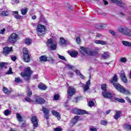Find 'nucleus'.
Masks as SVG:
<instances>
[{
	"label": "nucleus",
	"mask_w": 131,
	"mask_h": 131,
	"mask_svg": "<svg viewBox=\"0 0 131 131\" xmlns=\"http://www.w3.org/2000/svg\"><path fill=\"white\" fill-rule=\"evenodd\" d=\"M114 87L117 91L120 92V93H122V94H125L127 96H130L131 92L128 90V89H126L124 88L122 85H121L119 83H114Z\"/></svg>",
	"instance_id": "1"
},
{
	"label": "nucleus",
	"mask_w": 131,
	"mask_h": 131,
	"mask_svg": "<svg viewBox=\"0 0 131 131\" xmlns=\"http://www.w3.org/2000/svg\"><path fill=\"white\" fill-rule=\"evenodd\" d=\"M32 74V71L30 70V67H28L25 69L24 72L21 73V76L24 77L25 80H29L30 79V76Z\"/></svg>",
	"instance_id": "2"
},
{
	"label": "nucleus",
	"mask_w": 131,
	"mask_h": 131,
	"mask_svg": "<svg viewBox=\"0 0 131 131\" xmlns=\"http://www.w3.org/2000/svg\"><path fill=\"white\" fill-rule=\"evenodd\" d=\"M118 31L126 35V36H131V31L126 27H120L118 28Z\"/></svg>",
	"instance_id": "3"
},
{
	"label": "nucleus",
	"mask_w": 131,
	"mask_h": 131,
	"mask_svg": "<svg viewBox=\"0 0 131 131\" xmlns=\"http://www.w3.org/2000/svg\"><path fill=\"white\" fill-rule=\"evenodd\" d=\"M47 29L46 27L40 24H39L37 26V32L38 36H42L46 33Z\"/></svg>",
	"instance_id": "4"
},
{
	"label": "nucleus",
	"mask_w": 131,
	"mask_h": 131,
	"mask_svg": "<svg viewBox=\"0 0 131 131\" xmlns=\"http://www.w3.org/2000/svg\"><path fill=\"white\" fill-rule=\"evenodd\" d=\"M23 50V59L25 62L28 63L30 61V54L29 53V51L26 48H24Z\"/></svg>",
	"instance_id": "5"
},
{
	"label": "nucleus",
	"mask_w": 131,
	"mask_h": 131,
	"mask_svg": "<svg viewBox=\"0 0 131 131\" xmlns=\"http://www.w3.org/2000/svg\"><path fill=\"white\" fill-rule=\"evenodd\" d=\"M47 45L52 51H55L57 49V42L53 41V38H52L48 40Z\"/></svg>",
	"instance_id": "6"
},
{
	"label": "nucleus",
	"mask_w": 131,
	"mask_h": 131,
	"mask_svg": "<svg viewBox=\"0 0 131 131\" xmlns=\"http://www.w3.org/2000/svg\"><path fill=\"white\" fill-rule=\"evenodd\" d=\"M113 93L107 91H103L102 92V95L103 98L105 99H110V100H112V98H113Z\"/></svg>",
	"instance_id": "7"
},
{
	"label": "nucleus",
	"mask_w": 131,
	"mask_h": 131,
	"mask_svg": "<svg viewBox=\"0 0 131 131\" xmlns=\"http://www.w3.org/2000/svg\"><path fill=\"white\" fill-rule=\"evenodd\" d=\"M18 38V35L16 33H13L9 38V42L11 43H15L17 41Z\"/></svg>",
	"instance_id": "8"
},
{
	"label": "nucleus",
	"mask_w": 131,
	"mask_h": 131,
	"mask_svg": "<svg viewBox=\"0 0 131 131\" xmlns=\"http://www.w3.org/2000/svg\"><path fill=\"white\" fill-rule=\"evenodd\" d=\"M99 51H100V49L99 48H95L93 50L89 49L88 55L90 56H95V55H97L98 53H99Z\"/></svg>",
	"instance_id": "9"
},
{
	"label": "nucleus",
	"mask_w": 131,
	"mask_h": 131,
	"mask_svg": "<svg viewBox=\"0 0 131 131\" xmlns=\"http://www.w3.org/2000/svg\"><path fill=\"white\" fill-rule=\"evenodd\" d=\"M13 51V48L12 47H5L3 49V54L5 56H7V55H9L11 52Z\"/></svg>",
	"instance_id": "10"
},
{
	"label": "nucleus",
	"mask_w": 131,
	"mask_h": 131,
	"mask_svg": "<svg viewBox=\"0 0 131 131\" xmlns=\"http://www.w3.org/2000/svg\"><path fill=\"white\" fill-rule=\"evenodd\" d=\"M42 111L43 112L46 119H49L50 118V116H49V114L50 113V110H49V108L43 106L42 108Z\"/></svg>",
	"instance_id": "11"
},
{
	"label": "nucleus",
	"mask_w": 131,
	"mask_h": 131,
	"mask_svg": "<svg viewBox=\"0 0 131 131\" xmlns=\"http://www.w3.org/2000/svg\"><path fill=\"white\" fill-rule=\"evenodd\" d=\"M31 121L33 124L34 129H35L36 127L38 126V122H37V119L36 116H33L31 119Z\"/></svg>",
	"instance_id": "12"
},
{
	"label": "nucleus",
	"mask_w": 131,
	"mask_h": 131,
	"mask_svg": "<svg viewBox=\"0 0 131 131\" xmlns=\"http://www.w3.org/2000/svg\"><path fill=\"white\" fill-rule=\"evenodd\" d=\"M83 86V91L84 93L86 92L88 90H90V85H91V79H89L84 84H82Z\"/></svg>",
	"instance_id": "13"
},
{
	"label": "nucleus",
	"mask_w": 131,
	"mask_h": 131,
	"mask_svg": "<svg viewBox=\"0 0 131 131\" xmlns=\"http://www.w3.org/2000/svg\"><path fill=\"white\" fill-rule=\"evenodd\" d=\"M75 94V89L71 86L69 87L68 90V95L70 97H72Z\"/></svg>",
	"instance_id": "14"
},
{
	"label": "nucleus",
	"mask_w": 131,
	"mask_h": 131,
	"mask_svg": "<svg viewBox=\"0 0 131 131\" xmlns=\"http://www.w3.org/2000/svg\"><path fill=\"white\" fill-rule=\"evenodd\" d=\"M35 102L37 104H40L41 105L42 104H45V102H46V101L43 98L37 96L36 97Z\"/></svg>",
	"instance_id": "15"
},
{
	"label": "nucleus",
	"mask_w": 131,
	"mask_h": 131,
	"mask_svg": "<svg viewBox=\"0 0 131 131\" xmlns=\"http://www.w3.org/2000/svg\"><path fill=\"white\" fill-rule=\"evenodd\" d=\"M112 3H115V4H117L118 6L119 7H124L125 4L122 2L121 0H112Z\"/></svg>",
	"instance_id": "16"
},
{
	"label": "nucleus",
	"mask_w": 131,
	"mask_h": 131,
	"mask_svg": "<svg viewBox=\"0 0 131 131\" xmlns=\"http://www.w3.org/2000/svg\"><path fill=\"white\" fill-rule=\"evenodd\" d=\"M79 120V116H75L70 123V125L73 126L74 125L77 121Z\"/></svg>",
	"instance_id": "17"
},
{
	"label": "nucleus",
	"mask_w": 131,
	"mask_h": 131,
	"mask_svg": "<svg viewBox=\"0 0 131 131\" xmlns=\"http://www.w3.org/2000/svg\"><path fill=\"white\" fill-rule=\"evenodd\" d=\"M81 49V53L82 55H85V54H87L88 55H89V48H86L83 47H81L80 48Z\"/></svg>",
	"instance_id": "18"
},
{
	"label": "nucleus",
	"mask_w": 131,
	"mask_h": 131,
	"mask_svg": "<svg viewBox=\"0 0 131 131\" xmlns=\"http://www.w3.org/2000/svg\"><path fill=\"white\" fill-rule=\"evenodd\" d=\"M52 114H53V115H54V116H56V117H57L58 120H60V119H61V115H60V113H59L58 112L55 110H52Z\"/></svg>",
	"instance_id": "19"
},
{
	"label": "nucleus",
	"mask_w": 131,
	"mask_h": 131,
	"mask_svg": "<svg viewBox=\"0 0 131 131\" xmlns=\"http://www.w3.org/2000/svg\"><path fill=\"white\" fill-rule=\"evenodd\" d=\"M117 81H118V78H117V75L115 74L111 80V82L112 84H114V83H117Z\"/></svg>",
	"instance_id": "20"
},
{
	"label": "nucleus",
	"mask_w": 131,
	"mask_h": 131,
	"mask_svg": "<svg viewBox=\"0 0 131 131\" xmlns=\"http://www.w3.org/2000/svg\"><path fill=\"white\" fill-rule=\"evenodd\" d=\"M120 115H121V112L116 111V114L115 116H114V118L116 120H118V118L120 117Z\"/></svg>",
	"instance_id": "21"
},
{
	"label": "nucleus",
	"mask_w": 131,
	"mask_h": 131,
	"mask_svg": "<svg viewBox=\"0 0 131 131\" xmlns=\"http://www.w3.org/2000/svg\"><path fill=\"white\" fill-rule=\"evenodd\" d=\"M59 43L61 46L63 45H67V41L63 37H61L59 40Z\"/></svg>",
	"instance_id": "22"
},
{
	"label": "nucleus",
	"mask_w": 131,
	"mask_h": 131,
	"mask_svg": "<svg viewBox=\"0 0 131 131\" xmlns=\"http://www.w3.org/2000/svg\"><path fill=\"white\" fill-rule=\"evenodd\" d=\"M40 62H47L48 61V57L46 55H42L39 57Z\"/></svg>",
	"instance_id": "23"
},
{
	"label": "nucleus",
	"mask_w": 131,
	"mask_h": 131,
	"mask_svg": "<svg viewBox=\"0 0 131 131\" xmlns=\"http://www.w3.org/2000/svg\"><path fill=\"white\" fill-rule=\"evenodd\" d=\"M122 43L123 46H125V47H131V42H128L127 41H122Z\"/></svg>",
	"instance_id": "24"
},
{
	"label": "nucleus",
	"mask_w": 131,
	"mask_h": 131,
	"mask_svg": "<svg viewBox=\"0 0 131 131\" xmlns=\"http://www.w3.org/2000/svg\"><path fill=\"white\" fill-rule=\"evenodd\" d=\"M16 118L19 122H22V121H23V118L22 117V116H21V115H20V114L16 113Z\"/></svg>",
	"instance_id": "25"
},
{
	"label": "nucleus",
	"mask_w": 131,
	"mask_h": 131,
	"mask_svg": "<svg viewBox=\"0 0 131 131\" xmlns=\"http://www.w3.org/2000/svg\"><path fill=\"white\" fill-rule=\"evenodd\" d=\"M38 88L40 90H43L45 91V90H47V86L43 84V83H40L38 85Z\"/></svg>",
	"instance_id": "26"
},
{
	"label": "nucleus",
	"mask_w": 131,
	"mask_h": 131,
	"mask_svg": "<svg viewBox=\"0 0 131 131\" xmlns=\"http://www.w3.org/2000/svg\"><path fill=\"white\" fill-rule=\"evenodd\" d=\"M20 12L22 15H26V14H27V12H28V8H25L21 9L20 10Z\"/></svg>",
	"instance_id": "27"
},
{
	"label": "nucleus",
	"mask_w": 131,
	"mask_h": 131,
	"mask_svg": "<svg viewBox=\"0 0 131 131\" xmlns=\"http://www.w3.org/2000/svg\"><path fill=\"white\" fill-rule=\"evenodd\" d=\"M9 14L10 13H9V11L5 10L2 12L1 16H4L5 17H7V16H9Z\"/></svg>",
	"instance_id": "28"
},
{
	"label": "nucleus",
	"mask_w": 131,
	"mask_h": 131,
	"mask_svg": "<svg viewBox=\"0 0 131 131\" xmlns=\"http://www.w3.org/2000/svg\"><path fill=\"white\" fill-rule=\"evenodd\" d=\"M114 99L116 100V101H117V102H120V103H125V100H124L123 99H120L116 97H114Z\"/></svg>",
	"instance_id": "29"
},
{
	"label": "nucleus",
	"mask_w": 131,
	"mask_h": 131,
	"mask_svg": "<svg viewBox=\"0 0 131 131\" xmlns=\"http://www.w3.org/2000/svg\"><path fill=\"white\" fill-rule=\"evenodd\" d=\"M70 55L71 57H76L77 55H78V52L75 51H73L70 53Z\"/></svg>",
	"instance_id": "30"
},
{
	"label": "nucleus",
	"mask_w": 131,
	"mask_h": 131,
	"mask_svg": "<svg viewBox=\"0 0 131 131\" xmlns=\"http://www.w3.org/2000/svg\"><path fill=\"white\" fill-rule=\"evenodd\" d=\"M83 114H88V112L85 110H79V115H83Z\"/></svg>",
	"instance_id": "31"
},
{
	"label": "nucleus",
	"mask_w": 131,
	"mask_h": 131,
	"mask_svg": "<svg viewBox=\"0 0 131 131\" xmlns=\"http://www.w3.org/2000/svg\"><path fill=\"white\" fill-rule=\"evenodd\" d=\"M4 114L5 116H9V115H10L11 114V111H10V110H6L4 112Z\"/></svg>",
	"instance_id": "32"
},
{
	"label": "nucleus",
	"mask_w": 131,
	"mask_h": 131,
	"mask_svg": "<svg viewBox=\"0 0 131 131\" xmlns=\"http://www.w3.org/2000/svg\"><path fill=\"white\" fill-rule=\"evenodd\" d=\"M47 61H49L51 64H55L56 60L52 57H49Z\"/></svg>",
	"instance_id": "33"
},
{
	"label": "nucleus",
	"mask_w": 131,
	"mask_h": 131,
	"mask_svg": "<svg viewBox=\"0 0 131 131\" xmlns=\"http://www.w3.org/2000/svg\"><path fill=\"white\" fill-rule=\"evenodd\" d=\"M127 61V59L125 57H121L120 58V62H121L122 63H126Z\"/></svg>",
	"instance_id": "34"
},
{
	"label": "nucleus",
	"mask_w": 131,
	"mask_h": 131,
	"mask_svg": "<svg viewBox=\"0 0 131 131\" xmlns=\"http://www.w3.org/2000/svg\"><path fill=\"white\" fill-rule=\"evenodd\" d=\"M79 110L78 108H74L73 109V112L74 114H79Z\"/></svg>",
	"instance_id": "35"
},
{
	"label": "nucleus",
	"mask_w": 131,
	"mask_h": 131,
	"mask_svg": "<svg viewBox=\"0 0 131 131\" xmlns=\"http://www.w3.org/2000/svg\"><path fill=\"white\" fill-rule=\"evenodd\" d=\"M13 16H14V18H15V19H16L17 20H20V19H21V18H22V16L21 15H19L18 14H13Z\"/></svg>",
	"instance_id": "36"
},
{
	"label": "nucleus",
	"mask_w": 131,
	"mask_h": 131,
	"mask_svg": "<svg viewBox=\"0 0 131 131\" xmlns=\"http://www.w3.org/2000/svg\"><path fill=\"white\" fill-rule=\"evenodd\" d=\"M101 124H102V125H107L108 122L105 120H103L101 121Z\"/></svg>",
	"instance_id": "37"
},
{
	"label": "nucleus",
	"mask_w": 131,
	"mask_h": 131,
	"mask_svg": "<svg viewBox=\"0 0 131 131\" xmlns=\"http://www.w3.org/2000/svg\"><path fill=\"white\" fill-rule=\"evenodd\" d=\"M15 82H22V80L20 78V77H16L15 79Z\"/></svg>",
	"instance_id": "38"
},
{
	"label": "nucleus",
	"mask_w": 131,
	"mask_h": 131,
	"mask_svg": "<svg viewBox=\"0 0 131 131\" xmlns=\"http://www.w3.org/2000/svg\"><path fill=\"white\" fill-rule=\"evenodd\" d=\"M25 42L26 45H30V43H31V39L28 38L26 39Z\"/></svg>",
	"instance_id": "39"
},
{
	"label": "nucleus",
	"mask_w": 131,
	"mask_h": 131,
	"mask_svg": "<svg viewBox=\"0 0 131 131\" xmlns=\"http://www.w3.org/2000/svg\"><path fill=\"white\" fill-rule=\"evenodd\" d=\"M58 56L59 59H60V60H63L64 61L66 60V59L65 58V57H64L63 56H61L59 54H58Z\"/></svg>",
	"instance_id": "40"
},
{
	"label": "nucleus",
	"mask_w": 131,
	"mask_h": 131,
	"mask_svg": "<svg viewBox=\"0 0 131 131\" xmlns=\"http://www.w3.org/2000/svg\"><path fill=\"white\" fill-rule=\"evenodd\" d=\"M106 84H103L101 85V90H102V91H107L106 90Z\"/></svg>",
	"instance_id": "41"
},
{
	"label": "nucleus",
	"mask_w": 131,
	"mask_h": 131,
	"mask_svg": "<svg viewBox=\"0 0 131 131\" xmlns=\"http://www.w3.org/2000/svg\"><path fill=\"white\" fill-rule=\"evenodd\" d=\"M95 105V103L93 101H90L89 102V107H93Z\"/></svg>",
	"instance_id": "42"
},
{
	"label": "nucleus",
	"mask_w": 131,
	"mask_h": 131,
	"mask_svg": "<svg viewBox=\"0 0 131 131\" xmlns=\"http://www.w3.org/2000/svg\"><path fill=\"white\" fill-rule=\"evenodd\" d=\"M121 80L124 83H127V79L126 78V77H124L123 78H121Z\"/></svg>",
	"instance_id": "43"
},
{
	"label": "nucleus",
	"mask_w": 131,
	"mask_h": 131,
	"mask_svg": "<svg viewBox=\"0 0 131 131\" xmlns=\"http://www.w3.org/2000/svg\"><path fill=\"white\" fill-rule=\"evenodd\" d=\"M3 90L6 94H9L10 93V91L6 88H3Z\"/></svg>",
	"instance_id": "44"
},
{
	"label": "nucleus",
	"mask_w": 131,
	"mask_h": 131,
	"mask_svg": "<svg viewBox=\"0 0 131 131\" xmlns=\"http://www.w3.org/2000/svg\"><path fill=\"white\" fill-rule=\"evenodd\" d=\"M5 65H8V64L7 63H5V62L0 63V68H3L5 67Z\"/></svg>",
	"instance_id": "45"
},
{
	"label": "nucleus",
	"mask_w": 131,
	"mask_h": 131,
	"mask_svg": "<svg viewBox=\"0 0 131 131\" xmlns=\"http://www.w3.org/2000/svg\"><path fill=\"white\" fill-rule=\"evenodd\" d=\"M59 97H60V96H59L58 94L55 95L54 96V100L55 101H57V100H59Z\"/></svg>",
	"instance_id": "46"
},
{
	"label": "nucleus",
	"mask_w": 131,
	"mask_h": 131,
	"mask_svg": "<svg viewBox=\"0 0 131 131\" xmlns=\"http://www.w3.org/2000/svg\"><path fill=\"white\" fill-rule=\"evenodd\" d=\"M125 127L127 129H129V130H131V125L127 124L125 125Z\"/></svg>",
	"instance_id": "47"
},
{
	"label": "nucleus",
	"mask_w": 131,
	"mask_h": 131,
	"mask_svg": "<svg viewBox=\"0 0 131 131\" xmlns=\"http://www.w3.org/2000/svg\"><path fill=\"white\" fill-rule=\"evenodd\" d=\"M100 45H102V46H105L106 45H107V42L100 40Z\"/></svg>",
	"instance_id": "48"
},
{
	"label": "nucleus",
	"mask_w": 131,
	"mask_h": 131,
	"mask_svg": "<svg viewBox=\"0 0 131 131\" xmlns=\"http://www.w3.org/2000/svg\"><path fill=\"white\" fill-rule=\"evenodd\" d=\"M76 42L78 43H80V41H81L80 39V37H77L76 39Z\"/></svg>",
	"instance_id": "49"
},
{
	"label": "nucleus",
	"mask_w": 131,
	"mask_h": 131,
	"mask_svg": "<svg viewBox=\"0 0 131 131\" xmlns=\"http://www.w3.org/2000/svg\"><path fill=\"white\" fill-rule=\"evenodd\" d=\"M10 58L12 61H16L17 60V57L14 56H10Z\"/></svg>",
	"instance_id": "50"
},
{
	"label": "nucleus",
	"mask_w": 131,
	"mask_h": 131,
	"mask_svg": "<svg viewBox=\"0 0 131 131\" xmlns=\"http://www.w3.org/2000/svg\"><path fill=\"white\" fill-rule=\"evenodd\" d=\"M109 57V55H108V54L107 53H104L103 55V57L104 59H106V58H108Z\"/></svg>",
	"instance_id": "51"
},
{
	"label": "nucleus",
	"mask_w": 131,
	"mask_h": 131,
	"mask_svg": "<svg viewBox=\"0 0 131 131\" xmlns=\"http://www.w3.org/2000/svg\"><path fill=\"white\" fill-rule=\"evenodd\" d=\"M90 129L91 131H97L98 129L96 128H95V127H91L90 128Z\"/></svg>",
	"instance_id": "52"
},
{
	"label": "nucleus",
	"mask_w": 131,
	"mask_h": 131,
	"mask_svg": "<svg viewBox=\"0 0 131 131\" xmlns=\"http://www.w3.org/2000/svg\"><path fill=\"white\" fill-rule=\"evenodd\" d=\"M28 97H30L31 95H32V92H31V90L30 89H28Z\"/></svg>",
	"instance_id": "53"
},
{
	"label": "nucleus",
	"mask_w": 131,
	"mask_h": 131,
	"mask_svg": "<svg viewBox=\"0 0 131 131\" xmlns=\"http://www.w3.org/2000/svg\"><path fill=\"white\" fill-rule=\"evenodd\" d=\"M54 131H62V129L60 127H56L54 128Z\"/></svg>",
	"instance_id": "54"
},
{
	"label": "nucleus",
	"mask_w": 131,
	"mask_h": 131,
	"mask_svg": "<svg viewBox=\"0 0 131 131\" xmlns=\"http://www.w3.org/2000/svg\"><path fill=\"white\" fill-rule=\"evenodd\" d=\"M68 74L71 77H73V76L74 75V74L72 72H69L68 73Z\"/></svg>",
	"instance_id": "55"
},
{
	"label": "nucleus",
	"mask_w": 131,
	"mask_h": 131,
	"mask_svg": "<svg viewBox=\"0 0 131 131\" xmlns=\"http://www.w3.org/2000/svg\"><path fill=\"white\" fill-rule=\"evenodd\" d=\"M0 32H1V34H5V32H6V29L3 28L0 31Z\"/></svg>",
	"instance_id": "56"
},
{
	"label": "nucleus",
	"mask_w": 131,
	"mask_h": 131,
	"mask_svg": "<svg viewBox=\"0 0 131 131\" xmlns=\"http://www.w3.org/2000/svg\"><path fill=\"white\" fill-rule=\"evenodd\" d=\"M105 25L103 24V25H101L99 26H98L99 29H103V28H104L105 27Z\"/></svg>",
	"instance_id": "57"
},
{
	"label": "nucleus",
	"mask_w": 131,
	"mask_h": 131,
	"mask_svg": "<svg viewBox=\"0 0 131 131\" xmlns=\"http://www.w3.org/2000/svg\"><path fill=\"white\" fill-rule=\"evenodd\" d=\"M12 68H10L9 70H8V72H7V74H12Z\"/></svg>",
	"instance_id": "58"
},
{
	"label": "nucleus",
	"mask_w": 131,
	"mask_h": 131,
	"mask_svg": "<svg viewBox=\"0 0 131 131\" xmlns=\"http://www.w3.org/2000/svg\"><path fill=\"white\" fill-rule=\"evenodd\" d=\"M120 77H121V78H122L123 77H125V74H124V72H122L121 73Z\"/></svg>",
	"instance_id": "59"
},
{
	"label": "nucleus",
	"mask_w": 131,
	"mask_h": 131,
	"mask_svg": "<svg viewBox=\"0 0 131 131\" xmlns=\"http://www.w3.org/2000/svg\"><path fill=\"white\" fill-rule=\"evenodd\" d=\"M25 99L26 101V102H30L31 101V99H30V98L28 97H26Z\"/></svg>",
	"instance_id": "60"
},
{
	"label": "nucleus",
	"mask_w": 131,
	"mask_h": 131,
	"mask_svg": "<svg viewBox=\"0 0 131 131\" xmlns=\"http://www.w3.org/2000/svg\"><path fill=\"white\" fill-rule=\"evenodd\" d=\"M101 40H96L95 41V43H97V45H100Z\"/></svg>",
	"instance_id": "61"
},
{
	"label": "nucleus",
	"mask_w": 131,
	"mask_h": 131,
	"mask_svg": "<svg viewBox=\"0 0 131 131\" xmlns=\"http://www.w3.org/2000/svg\"><path fill=\"white\" fill-rule=\"evenodd\" d=\"M33 79H37L38 78V75H35L33 76Z\"/></svg>",
	"instance_id": "62"
},
{
	"label": "nucleus",
	"mask_w": 131,
	"mask_h": 131,
	"mask_svg": "<svg viewBox=\"0 0 131 131\" xmlns=\"http://www.w3.org/2000/svg\"><path fill=\"white\" fill-rule=\"evenodd\" d=\"M76 74H77V75H80V74H81V73H80V71H79V70H76Z\"/></svg>",
	"instance_id": "63"
},
{
	"label": "nucleus",
	"mask_w": 131,
	"mask_h": 131,
	"mask_svg": "<svg viewBox=\"0 0 131 131\" xmlns=\"http://www.w3.org/2000/svg\"><path fill=\"white\" fill-rule=\"evenodd\" d=\"M110 33H111V34H112L113 35H115L116 34L115 32L113 31H110Z\"/></svg>",
	"instance_id": "64"
}]
</instances>
